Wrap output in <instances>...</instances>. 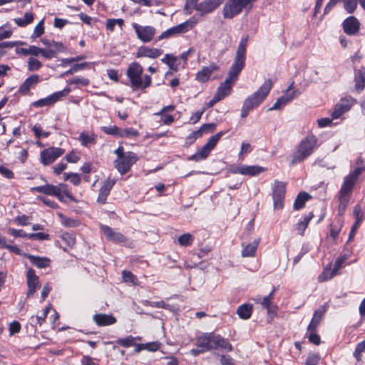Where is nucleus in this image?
<instances>
[{
    "instance_id": "nucleus-22",
    "label": "nucleus",
    "mask_w": 365,
    "mask_h": 365,
    "mask_svg": "<svg viewBox=\"0 0 365 365\" xmlns=\"http://www.w3.org/2000/svg\"><path fill=\"white\" fill-rule=\"evenodd\" d=\"M115 183V180L107 179L104 181L103 185L101 186L98 197V202L104 204L106 201L107 197L110 194V192Z\"/></svg>"
},
{
    "instance_id": "nucleus-48",
    "label": "nucleus",
    "mask_w": 365,
    "mask_h": 365,
    "mask_svg": "<svg viewBox=\"0 0 365 365\" xmlns=\"http://www.w3.org/2000/svg\"><path fill=\"white\" fill-rule=\"evenodd\" d=\"M66 48L65 46L60 42L52 41L51 44V47L48 49L49 51H53V57H55L56 54L59 52H64Z\"/></svg>"
},
{
    "instance_id": "nucleus-44",
    "label": "nucleus",
    "mask_w": 365,
    "mask_h": 365,
    "mask_svg": "<svg viewBox=\"0 0 365 365\" xmlns=\"http://www.w3.org/2000/svg\"><path fill=\"white\" fill-rule=\"evenodd\" d=\"M139 135V132L132 128L120 129V138H135Z\"/></svg>"
},
{
    "instance_id": "nucleus-39",
    "label": "nucleus",
    "mask_w": 365,
    "mask_h": 365,
    "mask_svg": "<svg viewBox=\"0 0 365 365\" xmlns=\"http://www.w3.org/2000/svg\"><path fill=\"white\" fill-rule=\"evenodd\" d=\"M124 20L123 19H109L106 21V28L108 31H113L115 25L122 28Z\"/></svg>"
},
{
    "instance_id": "nucleus-10",
    "label": "nucleus",
    "mask_w": 365,
    "mask_h": 365,
    "mask_svg": "<svg viewBox=\"0 0 365 365\" xmlns=\"http://www.w3.org/2000/svg\"><path fill=\"white\" fill-rule=\"evenodd\" d=\"M133 27L138 38L143 43L151 41L156 33V29L151 26H140L135 23Z\"/></svg>"
},
{
    "instance_id": "nucleus-25",
    "label": "nucleus",
    "mask_w": 365,
    "mask_h": 365,
    "mask_svg": "<svg viewBox=\"0 0 365 365\" xmlns=\"http://www.w3.org/2000/svg\"><path fill=\"white\" fill-rule=\"evenodd\" d=\"M101 228L107 239L109 240H112L115 242H122L125 240V237L123 235L118 232H115L111 227L107 225H101Z\"/></svg>"
},
{
    "instance_id": "nucleus-24",
    "label": "nucleus",
    "mask_w": 365,
    "mask_h": 365,
    "mask_svg": "<svg viewBox=\"0 0 365 365\" xmlns=\"http://www.w3.org/2000/svg\"><path fill=\"white\" fill-rule=\"evenodd\" d=\"M40 81V78L38 75L34 74L28 77L25 81L19 86V93L21 95H26L30 88L36 85Z\"/></svg>"
},
{
    "instance_id": "nucleus-13",
    "label": "nucleus",
    "mask_w": 365,
    "mask_h": 365,
    "mask_svg": "<svg viewBox=\"0 0 365 365\" xmlns=\"http://www.w3.org/2000/svg\"><path fill=\"white\" fill-rule=\"evenodd\" d=\"M293 83L287 88V93L277 100L274 104L269 109V110H279L284 107L287 103L298 96L300 93L298 90L289 92L292 89Z\"/></svg>"
},
{
    "instance_id": "nucleus-14",
    "label": "nucleus",
    "mask_w": 365,
    "mask_h": 365,
    "mask_svg": "<svg viewBox=\"0 0 365 365\" xmlns=\"http://www.w3.org/2000/svg\"><path fill=\"white\" fill-rule=\"evenodd\" d=\"M222 3V0H205L199 4H195V9L201 15L211 13Z\"/></svg>"
},
{
    "instance_id": "nucleus-7",
    "label": "nucleus",
    "mask_w": 365,
    "mask_h": 365,
    "mask_svg": "<svg viewBox=\"0 0 365 365\" xmlns=\"http://www.w3.org/2000/svg\"><path fill=\"white\" fill-rule=\"evenodd\" d=\"M197 24V21L191 19L175 26L171 27L163 31L158 37V40L160 41L165 38H169L185 34L191 30Z\"/></svg>"
},
{
    "instance_id": "nucleus-43",
    "label": "nucleus",
    "mask_w": 365,
    "mask_h": 365,
    "mask_svg": "<svg viewBox=\"0 0 365 365\" xmlns=\"http://www.w3.org/2000/svg\"><path fill=\"white\" fill-rule=\"evenodd\" d=\"M116 343L123 347H130L135 345V338L132 336H128L124 339H118Z\"/></svg>"
},
{
    "instance_id": "nucleus-4",
    "label": "nucleus",
    "mask_w": 365,
    "mask_h": 365,
    "mask_svg": "<svg viewBox=\"0 0 365 365\" xmlns=\"http://www.w3.org/2000/svg\"><path fill=\"white\" fill-rule=\"evenodd\" d=\"M273 83L271 79L264 81L262 86L252 95L245 100V103L250 106L253 109L257 107L267 97L269 93Z\"/></svg>"
},
{
    "instance_id": "nucleus-37",
    "label": "nucleus",
    "mask_w": 365,
    "mask_h": 365,
    "mask_svg": "<svg viewBox=\"0 0 365 365\" xmlns=\"http://www.w3.org/2000/svg\"><path fill=\"white\" fill-rule=\"evenodd\" d=\"M177 57L173 54H165L164 58L161 59V61L165 63L171 70L175 71H178V66L176 65Z\"/></svg>"
},
{
    "instance_id": "nucleus-28",
    "label": "nucleus",
    "mask_w": 365,
    "mask_h": 365,
    "mask_svg": "<svg viewBox=\"0 0 365 365\" xmlns=\"http://www.w3.org/2000/svg\"><path fill=\"white\" fill-rule=\"evenodd\" d=\"M24 257L28 258L32 264L38 268H46L48 267L50 264V259L47 257H41L29 254H24Z\"/></svg>"
},
{
    "instance_id": "nucleus-41",
    "label": "nucleus",
    "mask_w": 365,
    "mask_h": 365,
    "mask_svg": "<svg viewBox=\"0 0 365 365\" xmlns=\"http://www.w3.org/2000/svg\"><path fill=\"white\" fill-rule=\"evenodd\" d=\"M34 20V16L32 13H26L24 19H16L14 21L19 26H25L31 23Z\"/></svg>"
},
{
    "instance_id": "nucleus-35",
    "label": "nucleus",
    "mask_w": 365,
    "mask_h": 365,
    "mask_svg": "<svg viewBox=\"0 0 365 365\" xmlns=\"http://www.w3.org/2000/svg\"><path fill=\"white\" fill-rule=\"evenodd\" d=\"M211 152V150L205 145L196 153L190 157V160L199 161L205 159Z\"/></svg>"
},
{
    "instance_id": "nucleus-60",
    "label": "nucleus",
    "mask_w": 365,
    "mask_h": 365,
    "mask_svg": "<svg viewBox=\"0 0 365 365\" xmlns=\"http://www.w3.org/2000/svg\"><path fill=\"white\" fill-rule=\"evenodd\" d=\"M44 194L48 195H54L57 194L58 185H53L51 184H45L44 185Z\"/></svg>"
},
{
    "instance_id": "nucleus-36",
    "label": "nucleus",
    "mask_w": 365,
    "mask_h": 365,
    "mask_svg": "<svg viewBox=\"0 0 365 365\" xmlns=\"http://www.w3.org/2000/svg\"><path fill=\"white\" fill-rule=\"evenodd\" d=\"M343 222L340 219L336 220L330 225V236L335 241L341 232Z\"/></svg>"
},
{
    "instance_id": "nucleus-23",
    "label": "nucleus",
    "mask_w": 365,
    "mask_h": 365,
    "mask_svg": "<svg viewBox=\"0 0 365 365\" xmlns=\"http://www.w3.org/2000/svg\"><path fill=\"white\" fill-rule=\"evenodd\" d=\"M360 23L354 16H349L343 23L344 32L349 35H353L358 32Z\"/></svg>"
},
{
    "instance_id": "nucleus-15",
    "label": "nucleus",
    "mask_w": 365,
    "mask_h": 365,
    "mask_svg": "<svg viewBox=\"0 0 365 365\" xmlns=\"http://www.w3.org/2000/svg\"><path fill=\"white\" fill-rule=\"evenodd\" d=\"M346 260V257H341L336 259L334 265V268L332 269L330 268H326L323 273L319 276V280L320 282H324L331 279L338 273L339 270L342 267V265Z\"/></svg>"
},
{
    "instance_id": "nucleus-63",
    "label": "nucleus",
    "mask_w": 365,
    "mask_h": 365,
    "mask_svg": "<svg viewBox=\"0 0 365 365\" xmlns=\"http://www.w3.org/2000/svg\"><path fill=\"white\" fill-rule=\"evenodd\" d=\"M0 174H1L6 179H13L14 178V173L10 169L0 165Z\"/></svg>"
},
{
    "instance_id": "nucleus-61",
    "label": "nucleus",
    "mask_w": 365,
    "mask_h": 365,
    "mask_svg": "<svg viewBox=\"0 0 365 365\" xmlns=\"http://www.w3.org/2000/svg\"><path fill=\"white\" fill-rule=\"evenodd\" d=\"M365 350V340L359 343L354 353V356L358 361L361 359V354Z\"/></svg>"
},
{
    "instance_id": "nucleus-62",
    "label": "nucleus",
    "mask_w": 365,
    "mask_h": 365,
    "mask_svg": "<svg viewBox=\"0 0 365 365\" xmlns=\"http://www.w3.org/2000/svg\"><path fill=\"white\" fill-rule=\"evenodd\" d=\"M66 158L69 163H77L80 159V153L73 150L66 156Z\"/></svg>"
},
{
    "instance_id": "nucleus-58",
    "label": "nucleus",
    "mask_w": 365,
    "mask_h": 365,
    "mask_svg": "<svg viewBox=\"0 0 365 365\" xmlns=\"http://www.w3.org/2000/svg\"><path fill=\"white\" fill-rule=\"evenodd\" d=\"M21 327L18 321H14L9 324V330L10 336L19 333L21 331Z\"/></svg>"
},
{
    "instance_id": "nucleus-18",
    "label": "nucleus",
    "mask_w": 365,
    "mask_h": 365,
    "mask_svg": "<svg viewBox=\"0 0 365 365\" xmlns=\"http://www.w3.org/2000/svg\"><path fill=\"white\" fill-rule=\"evenodd\" d=\"M163 53V50L156 48H150L148 46H140L138 48L136 57H147L150 58H156Z\"/></svg>"
},
{
    "instance_id": "nucleus-34",
    "label": "nucleus",
    "mask_w": 365,
    "mask_h": 365,
    "mask_svg": "<svg viewBox=\"0 0 365 365\" xmlns=\"http://www.w3.org/2000/svg\"><path fill=\"white\" fill-rule=\"evenodd\" d=\"M356 81V88L359 91H361L365 87V68H362L361 69H359L355 77Z\"/></svg>"
},
{
    "instance_id": "nucleus-3",
    "label": "nucleus",
    "mask_w": 365,
    "mask_h": 365,
    "mask_svg": "<svg viewBox=\"0 0 365 365\" xmlns=\"http://www.w3.org/2000/svg\"><path fill=\"white\" fill-rule=\"evenodd\" d=\"M318 138L313 134L303 138L293 153L291 163H299L310 156L317 147Z\"/></svg>"
},
{
    "instance_id": "nucleus-21",
    "label": "nucleus",
    "mask_w": 365,
    "mask_h": 365,
    "mask_svg": "<svg viewBox=\"0 0 365 365\" xmlns=\"http://www.w3.org/2000/svg\"><path fill=\"white\" fill-rule=\"evenodd\" d=\"M218 69L219 66L214 63H212L208 66H204L196 74V79L201 83L207 82L209 80L211 74Z\"/></svg>"
},
{
    "instance_id": "nucleus-64",
    "label": "nucleus",
    "mask_w": 365,
    "mask_h": 365,
    "mask_svg": "<svg viewBox=\"0 0 365 365\" xmlns=\"http://www.w3.org/2000/svg\"><path fill=\"white\" fill-rule=\"evenodd\" d=\"M144 349L150 351H155L158 350L160 347V344L158 341L149 342L143 344Z\"/></svg>"
},
{
    "instance_id": "nucleus-6",
    "label": "nucleus",
    "mask_w": 365,
    "mask_h": 365,
    "mask_svg": "<svg viewBox=\"0 0 365 365\" xmlns=\"http://www.w3.org/2000/svg\"><path fill=\"white\" fill-rule=\"evenodd\" d=\"M256 0H228L223 8L225 19H232L240 14L244 8L252 4Z\"/></svg>"
},
{
    "instance_id": "nucleus-55",
    "label": "nucleus",
    "mask_w": 365,
    "mask_h": 365,
    "mask_svg": "<svg viewBox=\"0 0 365 365\" xmlns=\"http://www.w3.org/2000/svg\"><path fill=\"white\" fill-rule=\"evenodd\" d=\"M325 312V307L324 306L320 307L314 312L312 320L319 324L322 317L324 315Z\"/></svg>"
},
{
    "instance_id": "nucleus-45",
    "label": "nucleus",
    "mask_w": 365,
    "mask_h": 365,
    "mask_svg": "<svg viewBox=\"0 0 365 365\" xmlns=\"http://www.w3.org/2000/svg\"><path fill=\"white\" fill-rule=\"evenodd\" d=\"M63 179L66 181L69 180L74 185H78L81 182V177L77 173H65L63 174Z\"/></svg>"
},
{
    "instance_id": "nucleus-54",
    "label": "nucleus",
    "mask_w": 365,
    "mask_h": 365,
    "mask_svg": "<svg viewBox=\"0 0 365 365\" xmlns=\"http://www.w3.org/2000/svg\"><path fill=\"white\" fill-rule=\"evenodd\" d=\"M344 9L345 10L349 13H353L357 6V0H344Z\"/></svg>"
},
{
    "instance_id": "nucleus-38",
    "label": "nucleus",
    "mask_w": 365,
    "mask_h": 365,
    "mask_svg": "<svg viewBox=\"0 0 365 365\" xmlns=\"http://www.w3.org/2000/svg\"><path fill=\"white\" fill-rule=\"evenodd\" d=\"M313 216L314 215L312 213H309L308 215L305 216L302 221L297 223V230L300 235H304V231L307 229Z\"/></svg>"
},
{
    "instance_id": "nucleus-20",
    "label": "nucleus",
    "mask_w": 365,
    "mask_h": 365,
    "mask_svg": "<svg viewBox=\"0 0 365 365\" xmlns=\"http://www.w3.org/2000/svg\"><path fill=\"white\" fill-rule=\"evenodd\" d=\"M212 341V349H220L225 351H231L232 350V346L227 339L220 335L213 334Z\"/></svg>"
},
{
    "instance_id": "nucleus-29",
    "label": "nucleus",
    "mask_w": 365,
    "mask_h": 365,
    "mask_svg": "<svg viewBox=\"0 0 365 365\" xmlns=\"http://www.w3.org/2000/svg\"><path fill=\"white\" fill-rule=\"evenodd\" d=\"M96 140L97 135L93 133L82 132L78 137L79 142L84 147H89L91 145L96 144Z\"/></svg>"
},
{
    "instance_id": "nucleus-53",
    "label": "nucleus",
    "mask_w": 365,
    "mask_h": 365,
    "mask_svg": "<svg viewBox=\"0 0 365 365\" xmlns=\"http://www.w3.org/2000/svg\"><path fill=\"white\" fill-rule=\"evenodd\" d=\"M41 63L36 58H30L28 61V68L30 71H37L41 67Z\"/></svg>"
},
{
    "instance_id": "nucleus-2",
    "label": "nucleus",
    "mask_w": 365,
    "mask_h": 365,
    "mask_svg": "<svg viewBox=\"0 0 365 365\" xmlns=\"http://www.w3.org/2000/svg\"><path fill=\"white\" fill-rule=\"evenodd\" d=\"M143 66L139 63L133 62L129 65L126 71V76L129 79L130 85L133 90H143L151 85V77L148 75H145L143 78Z\"/></svg>"
},
{
    "instance_id": "nucleus-59",
    "label": "nucleus",
    "mask_w": 365,
    "mask_h": 365,
    "mask_svg": "<svg viewBox=\"0 0 365 365\" xmlns=\"http://www.w3.org/2000/svg\"><path fill=\"white\" fill-rule=\"evenodd\" d=\"M90 81L88 78H83V77H76L74 78L72 80H70L68 81V83L69 84H76V85H81L83 86H86L89 84Z\"/></svg>"
},
{
    "instance_id": "nucleus-57",
    "label": "nucleus",
    "mask_w": 365,
    "mask_h": 365,
    "mask_svg": "<svg viewBox=\"0 0 365 365\" xmlns=\"http://www.w3.org/2000/svg\"><path fill=\"white\" fill-rule=\"evenodd\" d=\"M61 238L70 247H73L76 244L75 237L72 234L64 233L62 235Z\"/></svg>"
},
{
    "instance_id": "nucleus-1",
    "label": "nucleus",
    "mask_w": 365,
    "mask_h": 365,
    "mask_svg": "<svg viewBox=\"0 0 365 365\" xmlns=\"http://www.w3.org/2000/svg\"><path fill=\"white\" fill-rule=\"evenodd\" d=\"M247 43V40L246 38L241 40L238 46L234 61L228 72V76L225 81L217 88V92L215 95L217 96L220 101L229 95L233 84L237 80L239 74L245 67Z\"/></svg>"
},
{
    "instance_id": "nucleus-33",
    "label": "nucleus",
    "mask_w": 365,
    "mask_h": 365,
    "mask_svg": "<svg viewBox=\"0 0 365 365\" xmlns=\"http://www.w3.org/2000/svg\"><path fill=\"white\" fill-rule=\"evenodd\" d=\"M252 312V306L251 304L240 305L237 309V314L242 319H248L251 317Z\"/></svg>"
},
{
    "instance_id": "nucleus-30",
    "label": "nucleus",
    "mask_w": 365,
    "mask_h": 365,
    "mask_svg": "<svg viewBox=\"0 0 365 365\" xmlns=\"http://www.w3.org/2000/svg\"><path fill=\"white\" fill-rule=\"evenodd\" d=\"M260 240L255 239L252 243L247 245L242 250L243 257H253L255 256Z\"/></svg>"
},
{
    "instance_id": "nucleus-27",
    "label": "nucleus",
    "mask_w": 365,
    "mask_h": 365,
    "mask_svg": "<svg viewBox=\"0 0 365 365\" xmlns=\"http://www.w3.org/2000/svg\"><path fill=\"white\" fill-rule=\"evenodd\" d=\"M93 320L98 326L112 325L116 322V319L114 317L105 314H95L93 316Z\"/></svg>"
},
{
    "instance_id": "nucleus-16",
    "label": "nucleus",
    "mask_w": 365,
    "mask_h": 365,
    "mask_svg": "<svg viewBox=\"0 0 365 365\" xmlns=\"http://www.w3.org/2000/svg\"><path fill=\"white\" fill-rule=\"evenodd\" d=\"M353 106V100L351 98H343L336 103L331 113V117L334 119L339 118L345 112L348 111Z\"/></svg>"
},
{
    "instance_id": "nucleus-42",
    "label": "nucleus",
    "mask_w": 365,
    "mask_h": 365,
    "mask_svg": "<svg viewBox=\"0 0 365 365\" xmlns=\"http://www.w3.org/2000/svg\"><path fill=\"white\" fill-rule=\"evenodd\" d=\"M194 237L190 233H185L178 237V242L181 246H189L193 242Z\"/></svg>"
},
{
    "instance_id": "nucleus-31",
    "label": "nucleus",
    "mask_w": 365,
    "mask_h": 365,
    "mask_svg": "<svg viewBox=\"0 0 365 365\" xmlns=\"http://www.w3.org/2000/svg\"><path fill=\"white\" fill-rule=\"evenodd\" d=\"M57 194L54 195L60 201H64V196L70 200H73V197L69 191L68 187L66 184L60 183L58 185Z\"/></svg>"
},
{
    "instance_id": "nucleus-47",
    "label": "nucleus",
    "mask_w": 365,
    "mask_h": 365,
    "mask_svg": "<svg viewBox=\"0 0 365 365\" xmlns=\"http://www.w3.org/2000/svg\"><path fill=\"white\" fill-rule=\"evenodd\" d=\"M223 135V132L217 133V134L210 137L205 144L207 147H208L211 150L215 147L220 139Z\"/></svg>"
},
{
    "instance_id": "nucleus-40",
    "label": "nucleus",
    "mask_w": 365,
    "mask_h": 365,
    "mask_svg": "<svg viewBox=\"0 0 365 365\" xmlns=\"http://www.w3.org/2000/svg\"><path fill=\"white\" fill-rule=\"evenodd\" d=\"M58 216L63 225L66 227H75L79 225L80 222L77 220L68 218L59 213Z\"/></svg>"
},
{
    "instance_id": "nucleus-9",
    "label": "nucleus",
    "mask_w": 365,
    "mask_h": 365,
    "mask_svg": "<svg viewBox=\"0 0 365 365\" xmlns=\"http://www.w3.org/2000/svg\"><path fill=\"white\" fill-rule=\"evenodd\" d=\"M71 89L69 87H66L63 90L55 92L46 98L34 101L32 105L35 108L52 106L55 103L60 101L61 98L67 96L71 93Z\"/></svg>"
},
{
    "instance_id": "nucleus-26",
    "label": "nucleus",
    "mask_w": 365,
    "mask_h": 365,
    "mask_svg": "<svg viewBox=\"0 0 365 365\" xmlns=\"http://www.w3.org/2000/svg\"><path fill=\"white\" fill-rule=\"evenodd\" d=\"M264 170V168L259 165H242L237 168L236 172L244 175L255 176Z\"/></svg>"
},
{
    "instance_id": "nucleus-51",
    "label": "nucleus",
    "mask_w": 365,
    "mask_h": 365,
    "mask_svg": "<svg viewBox=\"0 0 365 365\" xmlns=\"http://www.w3.org/2000/svg\"><path fill=\"white\" fill-rule=\"evenodd\" d=\"M44 20L42 19L34 28L33 34L31 36L32 38H36L37 37L41 36L44 33Z\"/></svg>"
},
{
    "instance_id": "nucleus-12",
    "label": "nucleus",
    "mask_w": 365,
    "mask_h": 365,
    "mask_svg": "<svg viewBox=\"0 0 365 365\" xmlns=\"http://www.w3.org/2000/svg\"><path fill=\"white\" fill-rule=\"evenodd\" d=\"M63 153V150L60 148H48L41 153V162L44 165H48L53 163Z\"/></svg>"
},
{
    "instance_id": "nucleus-17",
    "label": "nucleus",
    "mask_w": 365,
    "mask_h": 365,
    "mask_svg": "<svg viewBox=\"0 0 365 365\" xmlns=\"http://www.w3.org/2000/svg\"><path fill=\"white\" fill-rule=\"evenodd\" d=\"M27 286L29 288L27 297L32 296L38 286V277L33 269H29L26 273Z\"/></svg>"
},
{
    "instance_id": "nucleus-52",
    "label": "nucleus",
    "mask_w": 365,
    "mask_h": 365,
    "mask_svg": "<svg viewBox=\"0 0 365 365\" xmlns=\"http://www.w3.org/2000/svg\"><path fill=\"white\" fill-rule=\"evenodd\" d=\"M216 128V125L214 123H206L203 124L197 130V134H201L208 132H213Z\"/></svg>"
},
{
    "instance_id": "nucleus-49",
    "label": "nucleus",
    "mask_w": 365,
    "mask_h": 365,
    "mask_svg": "<svg viewBox=\"0 0 365 365\" xmlns=\"http://www.w3.org/2000/svg\"><path fill=\"white\" fill-rule=\"evenodd\" d=\"M321 357L318 353L311 352L307 358L305 365H317Z\"/></svg>"
},
{
    "instance_id": "nucleus-11",
    "label": "nucleus",
    "mask_w": 365,
    "mask_h": 365,
    "mask_svg": "<svg viewBox=\"0 0 365 365\" xmlns=\"http://www.w3.org/2000/svg\"><path fill=\"white\" fill-rule=\"evenodd\" d=\"M286 192V185L282 182H275L273 187V205L274 209H282Z\"/></svg>"
},
{
    "instance_id": "nucleus-50",
    "label": "nucleus",
    "mask_w": 365,
    "mask_h": 365,
    "mask_svg": "<svg viewBox=\"0 0 365 365\" xmlns=\"http://www.w3.org/2000/svg\"><path fill=\"white\" fill-rule=\"evenodd\" d=\"M101 130L108 135H111L114 136H117L120 138V128L115 125L113 126H103L101 128Z\"/></svg>"
},
{
    "instance_id": "nucleus-56",
    "label": "nucleus",
    "mask_w": 365,
    "mask_h": 365,
    "mask_svg": "<svg viewBox=\"0 0 365 365\" xmlns=\"http://www.w3.org/2000/svg\"><path fill=\"white\" fill-rule=\"evenodd\" d=\"M123 279L125 282H130L133 284H136L137 279L135 275L129 271H123L122 273Z\"/></svg>"
},
{
    "instance_id": "nucleus-8",
    "label": "nucleus",
    "mask_w": 365,
    "mask_h": 365,
    "mask_svg": "<svg viewBox=\"0 0 365 365\" xmlns=\"http://www.w3.org/2000/svg\"><path fill=\"white\" fill-rule=\"evenodd\" d=\"M137 160L138 157L135 153L127 152L120 158H117L114 161V165L121 175H124L130 170L132 165L135 164Z\"/></svg>"
},
{
    "instance_id": "nucleus-32",
    "label": "nucleus",
    "mask_w": 365,
    "mask_h": 365,
    "mask_svg": "<svg viewBox=\"0 0 365 365\" xmlns=\"http://www.w3.org/2000/svg\"><path fill=\"white\" fill-rule=\"evenodd\" d=\"M311 199V195L305 192H301L297 196L294 202V210H300L304 205V203Z\"/></svg>"
},
{
    "instance_id": "nucleus-19",
    "label": "nucleus",
    "mask_w": 365,
    "mask_h": 365,
    "mask_svg": "<svg viewBox=\"0 0 365 365\" xmlns=\"http://www.w3.org/2000/svg\"><path fill=\"white\" fill-rule=\"evenodd\" d=\"M212 335L213 333H205L199 336L196 339V345L198 348H201L204 352L212 349Z\"/></svg>"
},
{
    "instance_id": "nucleus-46",
    "label": "nucleus",
    "mask_w": 365,
    "mask_h": 365,
    "mask_svg": "<svg viewBox=\"0 0 365 365\" xmlns=\"http://www.w3.org/2000/svg\"><path fill=\"white\" fill-rule=\"evenodd\" d=\"M359 162L361 163L362 165L355 168L352 173H351L349 175H347V177L350 178L355 182H356L359 176L361 174V173L365 169V167L364 166V162L361 160H358V161H357L358 165H359Z\"/></svg>"
},
{
    "instance_id": "nucleus-5",
    "label": "nucleus",
    "mask_w": 365,
    "mask_h": 365,
    "mask_svg": "<svg viewBox=\"0 0 365 365\" xmlns=\"http://www.w3.org/2000/svg\"><path fill=\"white\" fill-rule=\"evenodd\" d=\"M355 183L356 182L347 176L344 178L339 193V212L340 215L343 214L348 205Z\"/></svg>"
}]
</instances>
